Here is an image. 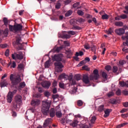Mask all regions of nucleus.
I'll return each instance as SVG.
<instances>
[{
    "label": "nucleus",
    "instance_id": "obj_1",
    "mask_svg": "<svg viewBox=\"0 0 128 128\" xmlns=\"http://www.w3.org/2000/svg\"><path fill=\"white\" fill-rule=\"evenodd\" d=\"M22 102V97L20 95H17L15 97L14 102V108L16 110H13L12 112H16L19 110Z\"/></svg>",
    "mask_w": 128,
    "mask_h": 128
},
{
    "label": "nucleus",
    "instance_id": "obj_2",
    "mask_svg": "<svg viewBox=\"0 0 128 128\" xmlns=\"http://www.w3.org/2000/svg\"><path fill=\"white\" fill-rule=\"evenodd\" d=\"M23 26L20 24H16L14 25L9 24V30L10 32L14 33L20 32L22 30Z\"/></svg>",
    "mask_w": 128,
    "mask_h": 128
},
{
    "label": "nucleus",
    "instance_id": "obj_3",
    "mask_svg": "<svg viewBox=\"0 0 128 128\" xmlns=\"http://www.w3.org/2000/svg\"><path fill=\"white\" fill-rule=\"evenodd\" d=\"M10 79L14 86H16L22 81L20 76L18 74L16 75L12 74L10 76Z\"/></svg>",
    "mask_w": 128,
    "mask_h": 128
},
{
    "label": "nucleus",
    "instance_id": "obj_4",
    "mask_svg": "<svg viewBox=\"0 0 128 128\" xmlns=\"http://www.w3.org/2000/svg\"><path fill=\"white\" fill-rule=\"evenodd\" d=\"M50 102L48 100H43L42 102V112H49Z\"/></svg>",
    "mask_w": 128,
    "mask_h": 128
},
{
    "label": "nucleus",
    "instance_id": "obj_5",
    "mask_svg": "<svg viewBox=\"0 0 128 128\" xmlns=\"http://www.w3.org/2000/svg\"><path fill=\"white\" fill-rule=\"evenodd\" d=\"M24 42L22 41V38L20 36H16V41L14 42L12 44L14 46H18L20 50H22L23 48V44Z\"/></svg>",
    "mask_w": 128,
    "mask_h": 128
},
{
    "label": "nucleus",
    "instance_id": "obj_6",
    "mask_svg": "<svg viewBox=\"0 0 128 128\" xmlns=\"http://www.w3.org/2000/svg\"><path fill=\"white\" fill-rule=\"evenodd\" d=\"M93 72L94 74L90 76V80H93L94 82H96L100 76L98 74V70H95Z\"/></svg>",
    "mask_w": 128,
    "mask_h": 128
},
{
    "label": "nucleus",
    "instance_id": "obj_7",
    "mask_svg": "<svg viewBox=\"0 0 128 128\" xmlns=\"http://www.w3.org/2000/svg\"><path fill=\"white\" fill-rule=\"evenodd\" d=\"M54 65L55 66L56 70L58 69V72H62L63 71V70L62 68H64V66L62 65L61 62H54Z\"/></svg>",
    "mask_w": 128,
    "mask_h": 128
},
{
    "label": "nucleus",
    "instance_id": "obj_8",
    "mask_svg": "<svg viewBox=\"0 0 128 128\" xmlns=\"http://www.w3.org/2000/svg\"><path fill=\"white\" fill-rule=\"evenodd\" d=\"M104 104H102L98 108V112H112V109L104 108Z\"/></svg>",
    "mask_w": 128,
    "mask_h": 128
},
{
    "label": "nucleus",
    "instance_id": "obj_9",
    "mask_svg": "<svg viewBox=\"0 0 128 128\" xmlns=\"http://www.w3.org/2000/svg\"><path fill=\"white\" fill-rule=\"evenodd\" d=\"M62 54H56L54 56H52V60L56 62H60L63 58Z\"/></svg>",
    "mask_w": 128,
    "mask_h": 128
},
{
    "label": "nucleus",
    "instance_id": "obj_10",
    "mask_svg": "<svg viewBox=\"0 0 128 128\" xmlns=\"http://www.w3.org/2000/svg\"><path fill=\"white\" fill-rule=\"evenodd\" d=\"M12 56L13 60H16V58H17L18 60H22L24 58V55L22 52H20L19 54H16V53L12 54Z\"/></svg>",
    "mask_w": 128,
    "mask_h": 128
},
{
    "label": "nucleus",
    "instance_id": "obj_11",
    "mask_svg": "<svg viewBox=\"0 0 128 128\" xmlns=\"http://www.w3.org/2000/svg\"><path fill=\"white\" fill-rule=\"evenodd\" d=\"M52 124V119L50 118H48L44 120L43 124V127L44 128H46L47 126H49Z\"/></svg>",
    "mask_w": 128,
    "mask_h": 128
},
{
    "label": "nucleus",
    "instance_id": "obj_12",
    "mask_svg": "<svg viewBox=\"0 0 128 128\" xmlns=\"http://www.w3.org/2000/svg\"><path fill=\"white\" fill-rule=\"evenodd\" d=\"M115 32L117 35L122 36L125 33V30L124 28H120L118 29H116Z\"/></svg>",
    "mask_w": 128,
    "mask_h": 128
},
{
    "label": "nucleus",
    "instance_id": "obj_13",
    "mask_svg": "<svg viewBox=\"0 0 128 128\" xmlns=\"http://www.w3.org/2000/svg\"><path fill=\"white\" fill-rule=\"evenodd\" d=\"M73 54V51L70 48L66 50V54L68 58H72Z\"/></svg>",
    "mask_w": 128,
    "mask_h": 128
},
{
    "label": "nucleus",
    "instance_id": "obj_14",
    "mask_svg": "<svg viewBox=\"0 0 128 128\" xmlns=\"http://www.w3.org/2000/svg\"><path fill=\"white\" fill-rule=\"evenodd\" d=\"M122 69L120 68L119 70L118 68L116 66H114L112 69L113 73L116 74V75L122 72Z\"/></svg>",
    "mask_w": 128,
    "mask_h": 128
},
{
    "label": "nucleus",
    "instance_id": "obj_15",
    "mask_svg": "<svg viewBox=\"0 0 128 128\" xmlns=\"http://www.w3.org/2000/svg\"><path fill=\"white\" fill-rule=\"evenodd\" d=\"M126 36H122V38L124 40H126V42H123V44L124 46H128V32H126Z\"/></svg>",
    "mask_w": 128,
    "mask_h": 128
},
{
    "label": "nucleus",
    "instance_id": "obj_16",
    "mask_svg": "<svg viewBox=\"0 0 128 128\" xmlns=\"http://www.w3.org/2000/svg\"><path fill=\"white\" fill-rule=\"evenodd\" d=\"M58 36L62 38H66V39H68L70 38V36L66 34L64 32H62V34H59Z\"/></svg>",
    "mask_w": 128,
    "mask_h": 128
},
{
    "label": "nucleus",
    "instance_id": "obj_17",
    "mask_svg": "<svg viewBox=\"0 0 128 128\" xmlns=\"http://www.w3.org/2000/svg\"><path fill=\"white\" fill-rule=\"evenodd\" d=\"M51 85V83L48 81H44L42 83V87L48 88Z\"/></svg>",
    "mask_w": 128,
    "mask_h": 128
},
{
    "label": "nucleus",
    "instance_id": "obj_18",
    "mask_svg": "<svg viewBox=\"0 0 128 128\" xmlns=\"http://www.w3.org/2000/svg\"><path fill=\"white\" fill-rule=\"evenodd\" d=\"M12 92H10L7 95V101L9 103H11L12 100L13 95Z\"/></svg>",
    "mask_w": 128,
    "mask_h": 128
},
{
    "label": "nucleus",
    "instance_id": "obj_19",
    "mask_svg": "<svg viewBox=\"0 0 128 128\" xmlns=\"http://www.w3.org/2000/svg\"><path fill=\"white\" fill-rule=\"evenodd\" d=\"M82 81L86 84H88L90 83V79L88 76L86 74L83 75Z\"/></svg>",
    "mask_w": 128,
    "mask_h": 128
},
{
    "label": "nucleus",
    "instance_id": "obj_20",
    "mask_svg": "<svg viewBox=\"0 0 128 128\" xmlns=\"http://www.w3.org/2000/svg\"><path fill=\"white\" fill-rule=\"evenodd\" d=\"M40 104V101L38 100H33L31 101V105L33 106H36Z\"/></svg>",
    "mask_w": 128,
    "mask_h": 128
},
{
    "label": "nucleus",
    "instance_id": "obj_21",
    "mask_svg": "<svg viewBox=\"0 0 128 128\" xmlns=\"http://www.w3.org/2000/svg\"><path fill=\"white\" fill-rule=\"evenodd\" d=\"M56 118H62V116H64V118H68V115L64 113L62 114V112H56Z\"/></svg>",
    "mask_w": 128,
    "mask_h": 128
},
{
    "label": "nucleus",
    "instance_id": "obj_22",
    "mask_svg": "<svg viewBox=\"0 0 128 128\" xmlns=\"http://www.w3.org/2000/svg\"><path fill=\"white\" fill-rule=\"evenodd\" d=\"M3 22H4V26L7 27L8 24L10 22V20H8V18L5 17L3 18Z\"/></svg>",
    "mask_w": 128,
    "mask_h": 128
},
{
    "label": "nucleus",
    "instance_id": "obj_23",
    "mask_svg": "<svg viewBox=\"0 0 128 128\" xmlns=\"http://www.w3.org/2000/svg\"><path fill=\"white\" fill-rule=\"evenodd\" d=\"M78 121L77 120H75L72 124H70V126H72L73 128H76L78 126Z\"/></svg>",
    "mask_w": 128,
    "mask_h": 128
},
{
    "label": "nucleus",
    "instance_id": "obj_24",
    "mask_svg": "<svg viewBox=\"0 0 128 128\" xmlns=\"http://www.w3.org/2000/svg\"><path fill=\"white\" fill-rule=\"evenodd\" d=\"M72 13L73 11L72 10H69L65 14V16L69 17L72 15Z\"/></svg>",
    "mask_w": 128,
    "mask_h": 128
},
{
    "label": "nucleus",
    "instance_id": "obj_25",
    "mask_svg": "<svg viewBox=\"0 0 128 128\" xmlns=\"http://www.w3.org/2000/svg\"><path fill=\"white\" fill-rule=\"evenodd\" d=\"M114 25L116 26L122 27L124 26V23L122 22H116Z\"/></svg>",
    "mask_w": 128,
    "mask_h": 128
},
{
    "label": "nucleus",
    "instance_id": "obj_26",
    "mask_svg": "<svg viewBox=\"0 0 128 128\" xmlns=\"http://www.w3.org/2000/svg\"><path fill=\"white\" fill-rule=\"evenodd\" d=\"M8 33V30L6 29L4 30H2V36H4V37H7Z\"/></svg>",
    "mask_w": 128,
    "mask_h": 128
},
{
    "label": "nucleus",
    "instance_id": "obj_27",
    "mask_svg": "<svg viewBox=\"0 0 128 128\" xmlns=\"http://www.w3.org/2000/svg\"><path fill=\"white\" fill-rule=\"evenodd\" d=\"M72 29L73 30H81L82 29V27L79 26H73Z\"/></svg>",
    "mask_w": 128,
    "mask_h": 128
},
{
    "label": "nucleus",
    "instance_id": "obj_28",
    "mask_svg": "<svg viewBox=\"0 0 128 128\" xmlns=\"http://www.w3.org/2000/svg\"><path fill=\"white\" fill-rule=\"evenodd\" d=\"M68 77V76L66 75L65 74H62L59 76V78L60 79L66 78Z\"/></svg>",
    "mask_w": 128,
    "mask_h": 128
},
{
    "label": "nucleus",
    "instance_id": "obj_29",
    "mask_svg": "<svg viewBox=\"0 0 128 128\" xmlns=\"http://www.w3.org/2000/svg\"><path fill=\"white\" fill-rule=\"evenodd\" d=\"M25 86H26L25 82H22L20 84V86H18V88L20 89L23 88L25 87Z\"/></svg>",
    "mask_w": 128,
    "mask_h": 128
},
{
    "label": "nucleus",
    "instance_id": "obj_30",
    "mask_svg": "<svg viewBox=\"0 0 128 128\" xmlns=\"http://www.w3.org/2000/svg\"><path fill=\"white\" fill-rule=\"evenodd\" d=\"M50 64L49 60H48V61H46L44 63V68H48L50 66Z\"/></svg>",
    "mask_w": 128,
    "mask_h": 128
},
{
    "label": "nucleus",
    "instance_id": "obj_31",
    "mask_svg": "<svg viewBox=\"0 0 128 128\" xmlns=\"http://www.w3.org/2000/svg\"><path fill=\"white\" fill-rule=\"evenodd\" d=\"M119 84L122 87L126 86V82H124V81H120L119 82Z\"/></svg>",
    "mask_w": 128,
    "mask_h": 128
},
{
    "label": "nucleus",
    "instance_id": "obj_32",
    "mask_svg": "<svg viewBox=\"0 0 128 128\" xmlns=\"http://www.w3.org/2000/svg\"><path fill=\"white\" fill-rule=\"evenodd\" d=\"M84 56V52H82V51H80V52H76V56Z\"/></svg>",
    "mask_w": 128,
    "mask_h": 128
},
{
    "label": "nucleus",
    "instance_id": "obj_33",
    "mask_svg": "<svg viewBox=\"0 0 128 128\" xmlns=\"http://www.w3.org/2000/svg\"><path fill=\"white\" fill-rule=\"evenodd\" d=\"M77 14L80 16H83L84 14V12L81 10H78L77 12Z\"/></svg>",
    "mask_w": 128,
    "mask_h": 128
},
{
    "label": "nucleus",
    "instance_id": "obj_34",
    "mask_svg": "<svg viewBox=\"0 0 128 128\" xmlns=\"http://www.w3.org/2000/svg\"><path fill=\"white\" fill-rule=\"evenodd\" d=\"M66 118L64 117V116H62V118L61 119V120H60V123L62 124H64L66 123Z\"/></svg>",
    "mask_w": 128,
    "mask_h": 128
},
{
    "label": "nucleus",
    "instance_id": "obj_35",
    "mask_svg": "<svg viewBox=\"0 0 128 128\" xmlns=\"http://www.w3.org/2000/svg\"><path fill=\"white\" fill-rule=\"evenodd\" d=\"M63 49V46H58V47H57L56 48V50L55 51L57 52H59L62 50Z\"/></svg>",
    "mask_w": 128,
    "mask_h": 128
},
{
    "label": "nucleus",
    "instance_id": "obj_36",
    "mask_svg": "<svg viewBox=\"0 0 128 128\" xmlns=\"http://www.w3.org/2000/svg\"><path fill=\"white\" fill-rule=\"evenodd\" d=\"M86 62L84 60H82L80 62V64L78 65V67H80L83 66V64H85Z\"/></svg>",
    "mask_w": 128,
    "mask_h": 128
},
{
    "label": "nucleus",
    "instance_id": "obj_37",
    "mask_svg": "<svg viewBox=\"0 0 128 128\" xmlns=\"http://www.w3.org/2000/svg\"><path fill=\"white\" fill-rule=\"evenodd\" d=\"M102 18L104 20H108V16L106 14H103L102 16Z\"/></svg>",
    "mask_w": 128,
    "mask_h": 128
},
{
    "label": "nucleus",
    "instance_id": "obj_38",
    "mask_svg": "<svg viewBox=\"0 0 128 128\" xmlns=\"http://www.w3.org/2000/svg\"><path fill=\"white\" fill-rule=\"evenodd\" d=\"M78 6H80V2H76V3H74L72 5V8H76Z\"/></svg>",
    "mask_w": 128,
    "mask_h": 128
},
{
    "label": "nucleus",
    "instance_id": "obj_39",
    "mask_svg": "<svg viewBox=\"0 0 128 128\" xmlns=\"http://www.w3.org/2000/svg\"><path fill=\"white\" fill-rule=\"evenodd\" d=\"M80 128H89L88 126L86 124H80Z\"/></svg>",
    "mask_w": 128,
    "mask_h": 128
},
{
    "label": "nucleus",
    "instance_id": "obj_40",
    "mask_svg": "<svg viewBox=\"0 0 128 128\" xmlns=\"http://www.w3.org/2000/svg\"><path fill=\"white\" fill-rule=\"evenodd\" d=\"M83 104H84V102H83L82 100H78L77 102V104L79 106H82L83 105Z\"/></svg>",
    "mask_w": 128,
    "mask_h": 128
},
{
    "label": "nucleus",
    "instance_id": "obj_41",
    "mask_svg": "<svg viewBox=\"0 0 128 128\" xmlns=\"http://www.w3.org/2000/svg\"><path fill=\"white\" fill-rule=\"evenodd\" d=\"M75 78H76V80L78 81V80H80L82 79V76L80 74H76L75 76Z\"/></svg>",
    "mask_w": 128,
    "mask_h": 128
},
{
    "label": "nucleus",
    "instance_id": "obj_42",
    "mask_svg": "<svg viewBox=\"0 0 128 128\" xmlns=\"http://www.w3.org/2000/svg\"><path fill=\"white\" fill-rule=\"evenodd\" d=\"M102 78L105 79V80H107L108 78V74L106 73L105 72H102Z\"/></svg>",
    "mask_w": 128,
    "mask_h": 128
},
{
    "label": "nucleus",
    "instance_id": "obj_43",
    "mask_svg": "<svg viewBox=\"0 0 128 128\" xmlns=\"http://www.w3.org/2000/svg\"><path fill=\"white\" fill-rule=\"evenodd\" d=\"M114 30L112 28H110L108 30V31L107 32V34H110L112 35V34L113 33Z\"/></svg>",
    "mask_w": 128,
    "mask_h": 128
},
{
    "label": "nucleus",
    "instance_id": "obj_44",
    "mask_svg": "<svg viewBox=\"0 0 128 128\" xmlns=\"http://www.w3.org/2000/svg\"><path fill=\"white\" fill-rule=\"evenodd\" d=\"M96 120V117L95 116H93L92 118V119L90 120V122L92 124H94Z\"/></svg>",
    "mask_w": 128,
    "mask_h": 128
},
{
    "label": "nucleus",
    "instance_id": "obj_45",
    "mask_svg": "<svg viewBox=\"0 0 128 128\" xmlns=\"http://www.w3.org/2000/svg\"><path fill=\"white\" fill-rule=\"evenodd\" d=\"M84 48L86 50H90V44H84Z\"/></svg>",
    "mask_w": 128,
    "mask_h": 128
},
{
    "label": "nucleus",
    "instance_id": "obj_46",
    "mask_svg": "<svg viewBox=\"0 0 128 128\" xmlns=\"http://www.w3.org/2000/svg\"><path fill=\"white\" fill-rule=\"evenodd\" d=\"M44 96L48 98L50 96V92L48 91H45L44 92Z\"/></svg>",
    "mask_w": 128,
    "mask_h": 128
},
{
    "label": "nucleus",
    "instance_id": "obj_47",
    "mask_svg": "<svg viewBox=\"0 0 128 128\" xmlns=\"http://www.w3.org/2000/svg\"><path fill=\"white\" fill-rule=\"evenodd\" d=\"M60 6H61V4L60 3L58 2L56 4L55 8L56 9L59 10L60 8Z\"/></svg>",
    "mask_w": 128,
    "mask_h": 128
},
{
    "label": "nucleus",
    "instance_id": "obj_48",
    "mask_svg": "<svg viewBox=\"0 0 128 128\" xmlns=\"http://www.w3.org/2000/svg\"><path fill=\"white\" fill-rule=\"evenodd\" d=\"M52 86L53 88H56V86H58V82L56 80H54L52 84Z\"/></svg>",
    "mask_w": 128,
    "mask_h": 128
},
{
    "label": "nucleus",
    "instance_id": "obj_49",
    "mask_svg": "<svg viewBox=\"0 0 128 128\" xmlns=\"http://www.w3.org/2000/svg\"><path fill=\"white\" fill-rule=\"evenodd\" d=\"M120 18L122 20H125L127 18V16L126 14H122L120 16Z\"/></svg>",
    "mask_w": 128,
    "mask_h": 128
},
{
    "label": "nucleus",
    "instance_id": "obj_50",
    "mask_svg": "<svg viewBox=\"0 0 128 128\" xmlns=\"http://www.w3.org/2000/svg\"><path fill=\"white\" fill-rule=\"evenodd\" d=\"M59 86L60 88H62V89H65L64 88V84L63 83H59Z\"/></svg>",
    "mask_w": 128,
    "mask_h": 128
},
{
    "label": "nucleus",
    "instance_id": "obj_51",
    "mask_svg": "<svg viewBox=\"0 0 128 128\" xmlns=\"http://www.w3.org/2000/svg\"><path fill=\"white\" fill-rule=\"evenodd\" d=\"M82 68L83 70H86V71H90V68L88 67L87 66H84L83 67H82Z\"/></svg>",
    "mask_w": 128,
    "mask_h": 128
},
{
    "label": "nucleus",
    "instance_id": "obj_52",
    "mask_svg": "<svg viewBox=\"0 0 128 128\" xmlns=\"http://www.w3.org/2000/svg\"><path fill=\"white\" fill-rule=\"evenodd\" d=\"M64 4L67 6V4H69L70 2H72V0H66L64 1Z\"/></svg>",
    "mask_w": 128,
    "mask_h": 128
},
{
    "label": "nucleus",
    "instance_id": "obj_53",
    "mask_svg": "<svg viewBox=\"0 0 128 128\" xmlns=\"http://www.w3.org/2000/svg\"><path fill=\"white\" fill-rule=\"evenodd\" d=\"M56 112H61V111L60 110V106H58L56 108Z\"/></svg>",
    "mask_w": 128,
    "mask_h": 128
},
{
    "label": "nucleus",
    "instance_id": "obj_54",
    "mask_svg": "<svg viewBox=\"0 0 128 128\" xmlns=\"http://www.w3.org/2000/svg\"><path fill=\"white\" fill-rule=\"evenodd\" d=\"M105 69L108 72H109L110 70H112V67L110 66H106Z\"/></svg>",
    "mask_w": 128,
    "mask_h": 128
},
{
    "label": "nucleus",
    "instance_id": "obj_55",
    "mask_svg": "<svg viewBox=\"0 0 128 128\" xmlns=\"http://www.w3.org/2000/svg\"><path fill=\"white\" fill-rule=\"evenodd\" d=\"M119 64L120 66H123L126 64V61H124V60H120V61H119Z\"/></svg>",
    "mask_w": 128,
    "mask_h": 128
},
{
    "label": "nucleus",
    "instance_id": "obj_56",
    "mask_svg": "<svg viewBox=\"0 0 128 128\" xmlns=\"http://www.w3.org/2000/svg\"><path fill=\"white\" fill-rule=\"evenodd\" d=\"M8 46L6 44H0V47L2 48H6Z\"/></svg>",
    "mask_w": 128,
    "mask_h": 128
},
{
    "label": "nucleus",
    "instance_id": "obj_57",
    "mask_svg": "<svg viewBox=\"0 0 128 128\" xmlns=\"http://www.w3.org/2000/svg\"><path fill=\"white\" fill-rule=\"evenodd\" d=\"M110 102L111 104H116V99H112L110 100Z\"/></svg>",
    "mask_w": 128,
    "mask_h": 128
},
{
    "label": "nucleus",
    "instance_id": "obj_58",
    "mask_svg": "<svg viewBox=\"0 0 128 128\" xmlns=\"http://www.w3.org/2000/svg\"><path fill=\"white\" fill-rule=\"evenodd\" d=\"M52 92L53 94H56L58 92V90L57 88H54L52 89Z\"/></svg>",
    "mask_w": 128,
    "mask_h": 128
},
{
    "label": "nucleus",
    "instance_id": "obj_59",
    "mask_svg": "<svg viewBox=\"0 0 128 128\" xmlns=\"http://www.w3.org/2000/svg\"><path fill=\"white\" fill-rule=\"evenodd\" d=\"M121 116L123 118H128V113H126V114H122L121 115Z\"/></svg>",
    "mask_w": 128,
    "mask_h": 128
},
{
    "label": "nucleus",
    "instance_id": "obj_60",
    "mask_svg": "<svg viewBox=\"0 0 128 128\" xmlns=\"http://www.w3.org/2000/svg\"><path fill=\"white\" fill-rule=\"evenodd\" d=\"M128 112V108H122V110L120 112Z\"/></svg>",
    "mask_w": 128,
    "mask_h": 128
},
{
    "label": "nucleus",
    "instance_id": "obj_61",
    "mask_svg": "<svg viewBox=\"0 0 128 128\" xmlns=\"http://www.w3.org/2000/svg\"><path fill=\"white\" fill-rule=\"evenodd\" d=\"M114 94L112 92H110L109 93H108L107 94V96H108V97H110L112 96H113Z\"/></svg>",
    "mask_w": 128,
    "mask_h": 128
},
{
    "label": "nucleus",
    "instance_id": "obj_62",
    "mask_svg": "<svg viewBox=\"0 0 128 128\" xmlns=\"http://www.w3.org/2000/svg\"><path fill=\"white\" fill-rule=\"evenodd\" d=\"M116 94L118 96H120L121 94V91L120 89H118L116 92Z\"/></svg>",
    "mask_w": 128,
    "mask_h": 128
},
{
    "label": "nucleus",
    "instance_id": "obj_63",
    "mask_svg": "<svg viewBox=\"0 0 128 128\" xmlns=\"http://www.w3.org/2000/svg\"><path fill=\"white\" fill-rule=\"evenodd\" d=\"M6 84H7L4 82H2V83H1L2 87L6 86Z\"/></svg>",
    "mask_w": 128,
    "mask_h": 128
},
{
    "label": "nucleus",
    "instance_id": "obj_64",
    "mask_svg": "<svg viewBox=\"0 0 128 128\" xmlns=\"http://www.w3.org/2000/svg\"><path fill=\"white\" fill-rule=\"evenodd\" d=\"M123 105L124 107L126 108H127L128 107V102H123Z\"/></svg>",
    "mask_w": 128,
    "mask_h": 128
}]
</instances>
